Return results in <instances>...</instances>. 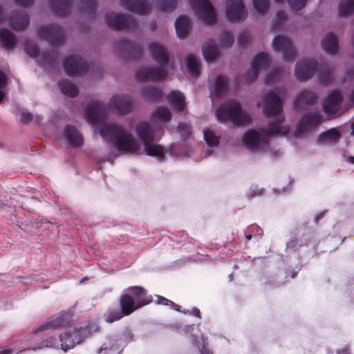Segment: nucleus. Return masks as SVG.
I'll return each mask as SVG.
<instances>
[{
  "instance_id": "obj_1",
  "label": "nucleus",
  "mask_w": 354,
  "mask_h": 354,
  "mask_svg": "<svg viewBox=\"0 0 354 354\" xmlns=\"http://www.w3.org/2000/svg\"><path fill=\"white\" fill-rule=\"evenodd\" d=\"M284 92L282 90L270 91L263 97L262 109L264 113L268 117H273L274 120L270 121L267 130L246 131L243 136V142L245 147L252 151L263 150L268 144L271 136H284L290 131V127L283 124L284 116L282 114V100Z\"/></svg>"
},
{
  "instance_id": "obj_2",
  "label": "nucleus",
  "mask_w": 354,
  "mask_h": 354,
  "mask_svg": "<svg viewBox=\"0 0 354 354\" xmlns=\"http://www.w3.org/2000/svg\"><path fill=\"white\" fill-rule=\"evenodd\" d=\"M107 109L104 104L95 102L85 111L86 120L98 131L101 137L114 145L118 151L125 153H140L141 144L130 130L117 124L104 122Z\"/></svg>"
},
{
  "instance_id": "obj_3",
  "label": "nucleus",
  "mask_w": 354,
  "mask_h": 354,
  "mask_svg": "<svg viewBox=\"0 0 354 354\" xmlns=\"http://www.w3.org/2000/svg\"><path fill=\"white\" fill-rule=\"evenodd\" d=\"M136 131L143 143V151L148 156L156 157L158 160H162L165 157V151L154 141L153 133L150 124L146 122H138L136 127Z\"/></svg>"
},
{
  "instance_id": "obj_4",
  "label": "nucleus",
  "mask_w": 354,
  "mask_h": 354,
  "mask_svg": "<svg viewBox=\"0 0 354 354\" xmlns=\"http://www.w3.org/2000/svg\"><path fill=\"white\" fill-rule=\"evenodd\" d=\"M216 118L219 122L231 120L236 124H243L249 122L250 116L241 109L240 104L234 100L227 101L221 105L216 111Z\"/></svg>"
},
{
  "instance_id": "obj_5",
  "label": "nucleus",
  "mask_w": 354,
  "mask_h": 354,
  "mask_svg": "<svg viewBox=\"0 0 354 354\" xmlns=\"http://www.w3.org/2000/svg\"><path fill=\"white\" fill-rule=\"evenodd\" d=\"M190 6L197 15L207 24L212 25L216 21V14L208 0H189Z\"/></svg>"
},
{
  "instance_id": "obj_6",
  "label": "nucleus",
  "mask_w": 354,
  "mask_h": 354,
  "mask_svg": "<svg viewBox=\"0 0 354 354\" xmlns=\"http://www.w3.org/2000/svg\"><path fill=\"white\" fill-rule=\"evenodd\" d=\"M88 335V329L86 328H74L73 331H66L59 335L62 349L64 351L73 348L76 344L82 342Z\"/></svg>"
},
{
  "instance_id": "obj_7",
  "label": "nucleus",
  "mask_w": 354,
  "mask_h": 354,
  "mask_svg": "<svg viewBox=\"0 0 354 354\" xmlns=\"http://www.w3.org/2000/svg\"><path fill=\"white\" fill-rule=\"evenodd\" d=\"M272 47L275 52L281 53L286 62H292L296 56V50L291 41L283 35L276 36L272 41Z\"/></svg>"
},
{
  "instance_id": "obj_8",
  "label": "nucleus",
  "mask_w": 354,
  "mask_h": 354,
  "mask_svg": "<svg viewBox=\"0 0 354 354\" xmlns=\"http://www.w3.org/2000/svg\"><path fill=\"white\" fill-rule=\"evenodd\" d=\"M322 122V119L319 113H308L298 123L295 134L297 137H303L314 130Z\"/></svg>"
},
{
  "instance_id": "obj_9",
  "label": "nucleus",
  "mask_w": 354,
  "mask_h": 354,
  "mask_svg": "<svg viewBox=\"0 0 354 354\" xmlns=\"http://www.w3.org/2000/svg\"><path fill=\"white\" fill-rule=\"evenodd\" d=\"M225 16L228 21L239 22L248 16V10L242 0H227Z\"/></svg>"
},
{
  "instance_id": "obj_10",
  "label": "nucleus",
  "mask_w": 354,
  "mask_h": 354,
  "mask_svg": "<svg viewBox=\"0 0 354 354\" xmlns=\"http://www.w3.org/2000/svg\"><path fill=\"white\" fill-rule=\"evenodd\" d=\"M109 107L118 114L126 115L132 109V101L127 95L115 94L110 98Z\"/></svg>"
},
{
  "instance_id": "obj_11",
  "label": "nucleus",
  "mask_w": 354,
  "mask_h": 354,
  "mask_svg": "<svg viewBox=\"0 0 354 354\" xmlns=\"http://www.w3.org/2000/svg\"><path fill=\"white\" fill-rule=\"evenodd\" d=\"M37 35L53 44H59L64 39L63 30L58 26H44L39 28Z\"/></svg>"
},
{
  "instance_id": "obj_12",
  "label": "nucleus",
  "mask_w": 354,
  "mask_h": 354,
  "mask_svg": "<svg viewBox=\"0 0 354 354\" xmlns=\"http://www.w3.org/2000/svg\"><path fill=\"white\" fill-rule=\"evenodd\" d=\"M270 63L269 56L264 53L258 54L251 62V68L245 75V80L253 82L257 77L259 71L265 68Z\"/></svg>"
},
{
  "instance_id": "obj_13",
  "label": "nucleus",
  "mask_w": 354,
  "mask_h": 354,
  "mask_svg": "<svg viewBox=\"0 0 354 354\" xmlns=\"http://www.w3.org/2000/svg\"><path fill=\"white\" fill-rule=\"evenodd\" d=\"M317 68V62L315 59H303L298 62L295 66V76L299 80L310 78Z\"/></svg>"
},
{
  "instance_id": "obj_14",
  "label": "nucleus",
  "mask_w": 354,
  "mask_h": 354,
  "mask_svg": "<svg viewBox=\"0 0 354 354\" xmlns=\"http://www.w3.org/2000/svg\"><path fill=\"white\" fill-rule=\"evenodd\" d=\"M106 21L109 26L115 30L131 28L135 26V21L133 19L115 12L108 14Z\"/></svg>"
},
{
  "instance_id": "obj_15",
  "label": "nucleus",
  "mask_w": 354,
  "mask_h": 354,
  "mask_svg": "<svg viewBox=\"0 0 354 354\" xmlns=\"http://www.w3.org/2000/svg\"><path fill=\"white\" fill-rule=\"evenodd\" d=\"M167 73L163 69L144 67L138 71L136 78L139 82L146 80H160L164 79Z\"/></svg>"
},
{
  "instance_id": "obj_16",
  "label": "nucleus",
  "mask_w": 354,
  "mask_h": 354,
  "mask_svg": "<svg viewBox=\"0 0 354 354\" xmlns=\"http://www.w3.org/2000/svg\"><path fill=\"white\" fill-rule=\"evenodd\" d=\"M64 67L67 74L79 75L86 71V64L81 57L72 55L65 59Z\"/></svg>"
},
{
  "instance_id": "obj_17",
  "label": "nucleus",
  "mask_w": 354,
  "mask_h": 354,
  "mask_svg": "<svg viewBox=\"0 0 354 354\" xmlns=\"http://www.w3.org/2000/svg\"><path fill=\"white\" fill-rule=\"evenodd\" d=\"M65 141L74 147H81L83 144V137L75 127L67 125L62 131Z\"/></svg>"
},
{
  "instance_id": "obj_18",
  "label": "nucleus",
  "mask_w": 354,
  "mask_h": 354,
  "mask_svg": "<svg viewBox=\"0 0 354 354\" xmlns=\"http://www.w3.org/2000/svg\"><path fill=\"white\" fill-rule=\"evenodd\" d=\"M8 25L15 30H23L29 24V17L24 11L12 12L7 19Z\"/></svg>"
},
{
  "instance_id": "obj_19",
  "label": "nucleus",
  "mask_w": 354,
  "mask_h": 354,
  "mask_svg": "<svg viewBox=\"0 0 354 354\" xmlns=\"http://www.w3.org/2000/svg\"><path fill=\"white\" fill-rule=\"evenodd\" d=\"M149 50L153 58L162 66H165L169 61V55L165 48L158 42H152Z\"/></svg>"
},
{
  "instance_id": "obj_20",
  "label": "nucleus",
  "mask_w": 354,
  "mask_h": 354,
  "mask_svg": "<svg viewBox=\"0 0 354 354\" xmlns=\"http://www.w3.org/2000/svg\"><path fill=\"white\" fill-rule=\"evenodd\" d=\"M342 102V95L339 91H333L326 97L323 105L324 111L328 114H335L339 109Z\"/></svg>"
},
{
  "instance_id": "obj_21",
  "label": "nucleus",
  "mask_w": 354,
  "mask_h": 354,
  "mask_svg": "<svg viewBox=\"0 0 354 354\" xmlns=\"http://www.w3.org/2000/svg\"><path fill=\"white\" fill-rule=\"evenodd\" d=\"M342 134L341 127L332 128L321 133L317 141L321 145H333L339 141Z\"/></svg>"
},
{
  "instance_id": "obj_22",
  "label": "nucleus",
  "mask_w": 354,
  "mask_h": 354,
  "mask_svg": "<svg viewBox=\"0 0 354 354\" xmlns=\"http://www.w3.org/2000/svg\"><path fill=\"white\" fill-rule=\"evenodd\" d=\"M122 4L132 12L145 14L149 10V6L144 0H122Z\"/></svg>"
},
{
  "instance_id": "obj_23",
  "label": "nucleus",
  "mask_w": 354,
  "mask_h": 354,
  "mask_svg": "<svg viewBox=\"0 0 354 354\" xmlns=\"http://www.w3.org/2000/svg\"><path fill=\"white\" fill-rule=\"evenodd\" d=\"M322 45L324 51L330 55L335 54L338 50V41L335 35L327 33L322 40Z\"/></svg>"
},
{
  "instance_id": "obj_24",
  "label": "nucleus",
  "mask_w": 354,
  "mask_h": 354,
  "mask_svg": "<svg viewBox=\"0 0 354 354\" xmlns=\"http://www.w3.org/2000/svg\"><path fill=\"white\" fill-rule=\"evenodd\" d=\"M121 312L124 316L131 314L140 306L136 303L133 298L129 295H123L120 299Z\"/></svg>"
},
{
  "instance_id": "obj_25",
  "label": "nucleus",
  "mask_w": 354,
  "mask_h": 354,
  "mask_svg": "<svg viewBox=\"0 0 354 354\" xmlns=\"http://www.w3.org/2000/svg\"><path fill=\"white\" fill-rule=\"evenodd\" d=\"M171 118L169 109L165 106H159L153 112L151 120L153 122L164 124L169 122Z\"/></svg>"
},
{
  "instance_id": "obj_26",
  "label": "nucleus",
  "mask_w": 354,
  "mask_h": 354,
  "mask_svg": "<svg viewBox=\"0 0 354 354\" xmlns=\"http://www.w3.org/2000/svg\"><path fill=\"white\" fill-rule=\"evenodd\" d=\"M176 30L179 38L183 39L187 35L190 28V21L185 16L179 17L175 23Z\"/></svg>"
},
{
  "instance_id": "obj_27",
  "label": "nucleus",
  "mask_w": 354,
  "mask_h": 354,
  "mask_svg": "<svg viewBox=\"0 0 354 354\" xmlns=\"http://www.w3.org/2000/svg\"><path fill=\"white\" fill-rule=\"evenodd\" d=\"M167 100L176 111H182L186 104L183 94L178 91H171L167 95Z\"/></svg>"
},
{
  "instance_id": "obj_28",
  "label": "nucleus",
  "mask_w": 354,
  "mask_h": 354,
  "mask_svg": "<svg viewBox=\"0 0 354 354\" xmlns=\"http://www.w3.org/2000/svg\"><path fill=\"white\" fill-rule=\"evenodd\" d=\"M65 320L62 317H57L46 322L44 325L35 330V333H42L44 335L48 334V331L55 330L63 325Z\"/></svg>"
},
{
  "instance_id": "obj_29",
  "label": "nucleus",
  "mask_w": 354,
  "mask_h": 354,
  "mask_svg": "<svg viewBox=\"0 0 354 354\" xmlns=\"http://www.w3.org/2000/svg\"><path fill=\"white\" fill-rule=\"evenodd\" d=\"M129 292L134 297L135 302L138 303L140 307L149 304L151 300V297L147 296L145 290L140 287L130 288Z\"/></svg>"
},
{
  "instance_id": "obj_30",
  "label": "nucleus",
  "mask_w": 354,
  "mask_h": 354,
  "mask_svg": "<svg viewBox=\"0 0 354 354\" xmlns=\"http://www.w3.org/2000/svg\"><path fill=\"white\" fill-rule=\"evenodd\" d=\"M50 4L55 12L64 16L71 8V0H49Z\"/></svg>"
},
{
  "instance_id": "obj_31",
  "label": "nucleus",
  "mask_w": 354,
  "mask_h": 354,
  "mask_svg": "<svg viewBox=\"0 0 354 354\" xmlns=\"http://www.w3.org/2000/svg\"><path fill=\"white\" fill-rule=\"evenodd\" d=\"M228 88L227 80L223 75H218L214 85V88L212 91V95L219 96L223 94Z\"/></svg>"
},
{
  "instance_id": "obj_32",
  "label": "nucleus",
  "mask_w": 354,
  "mask_h": 354,
  "mask_svg": "<svg viewBox=\"0 0 354 354\" xmlns=\"http://www.w3.org/2000/svg\"><path fill=\"white\" fill-rule=\"evenodd\" d=\"M185 60L187 70L191 75L197 77L200 73V65L197 57L193 55H188Z\"/></svg>"
},
{
  "instance_id": "obj_33",
  "label": "nucleus",
  "mask_w": 354,
  "mask_h": 354,
  "mask_svg": "<svg viewBox=\"0 0 354 354\" xmlns=\"http://www.w3.org/2000/svg\"><path fill=\"white\" fill-rule=\"evenodd\" d=\"M203 52L204 57L207 62L213 60L218 55V50L216 44L212 41H209L205 44Z\"/></svg>"
},
{
  "instance_id": "obj_34",
  "label": "nucleus",
  "mask_w": 354,
  "mask_h": 354,
  "mask_svg": "<svg viewBox=\"0 0 354 354\" xmlns=\"http://www.w3.org/2000/svg\"><path fill=\"white\" fill-rule=\"evenodd\" d=\"M58 85L60 91L66 95L74 97L78 93L77 88L69 81L61 80L59 82Z\"/></svg>"
},
{
  "instance_id": "obj_35",
  "label": "nucleus",
  "mask_w": 354,
  "mask_h": 354,
  "mask_svg": "<svg viewBox=\"0 0 354 354\" xmlns=\"http://www.w3.org/2000/svg\"><path fill=\"white\" fill-rule=\"evenodd\" d=\"M316 99L315 93L310 91H303L300 92L295 100V105L298 106L303 104H309Z\"/></svg>"
},
{
  "instance_id": "obj_36",
  "label": "nucleus",
  "mask_w": 354,
  "mask_h": 354,
  "mask_svg": "<svg viewBox=\"0 0 354 354\" xmlns=\"http://www.w3.org/2000/svg\"><path fill=\"white\" fill-rule=\"evenodd\" d=\"M354 12V0H340L338 14L341 17H346Z\"/></svg>"
},
{
  "instance_id": "obj_37",
  "label": "nucleus",
  "mask_w": 354,
  "mask_h": 354,
  "mask_svg": "<svg viewBox=\"0 0 354 354\" xmlns=\"http://www.w3.org/2000/svg\"><path fill=\"white\" fill-rule=\"evenodd\" d=\"M0 41L5 48L8 49L15 44L16 39L8 30L1 29L0 30Z\"/></svg>"
},
{
  "instance_id": "obj_38",
  "label": "nucleus",
  "mask_w": 354,
  "mask_h": 354,
  "mask_svg": "<svg viewBox=\"0 0 354 354\" xmlns=\"http://www.w3.org/2000/svg\"><path fill=\"white\" fill-rule=\"evenodd\" d=\"M256 12L259 15L266 14L270 7V0H252Z\"/></svg>"
},
{
  "instance_id": "obj_39",
  "label": "nucleus",
  "mask_w": 354,
  "mask_h": 354,
  "mask_svg": "<svg viewBox=\"0 0 354 354\" xmlns=\"http://www.w3.org/2000/svg\"><path fill=\"white\" fill-rule=\"evenodd\" d=\"M143 97L147 100H156L162 96V93L160 90L153 88H145L142 91Z\"/></svg>"
},
{
  "instance_id": "obj_40",
  "label": "nucleus",
  "mask_w": 354,
  "mask_h": 354,
  "mask_svg": "<svg viewBox=\"0 0 354 354\" xmlns=\"http://www.w3.org/2000/svg\"><path fill=\"white\" fill-rule=\"evenodd\" d=\"M234 36L230 32L224 31L220 36V46L222 48H227L231 47L234 44Z\"/></svg>"
},
{
  "instance_id": "obj_41",
  "label": "nucleus",
  "mask_w": 354,
  "mask_h": 354,
  "mask_svg": "<svg viewBox=\"0 0 354 354\" xmlns=\"http://www.w3.org/2000/svg\"><path fill=\"white\" fill-rule=\"evenodd\" d=\"M204 138L209 146L213 147L217 145L218 137L215 136L212 131L209 129L204 130Z\"/></svg>"
},
{
  "instance_id": "obj_42",
  "label": "nucleus",
  "mask_w": 354,
  "mask_h": 354,
  "mask_svg": "<svg viewBox=\"0 0 354 354\" xmlns=\"http://www.w3.org/2000/svg\"><path fill=\"white\" fill-rule=\"evenodd\" d=\"M123 313L119 310H112L105 315V321L109 323H112L114 321L118 320L122 318Z\"/></svg>"
},
{
  "instance_id": "obj_43",
  "label": "nucleus",
  "mask_w": 354,
  "mask_h": 354,
  "mask_svg": "<svg viewBox=\"0 0 354 354\" xmlns=\"http://www.w3.org/2000/svg\"><path fill=\"white\" fill-rule=\"evenodd\" d=\"M286 15L284 12L280 11L276 14L275 19L273 21L272 27L277 29L286 20Z\"/></svg>"
},
{
  "instance_id": "obj_44",
  "label": "nucleus",
  "mask_w": 354,
  "mask_h": 354,
  "mask_svg": "<svg viewBox=\"0 0 354 354\" xmlns=\"http://www.w3.org/2000/svg\"><path fill=\"white\" fill-rule=\"evenodd\" d=\"M307 0H288V3L292 9L299 10L306 4Z\"/></svg>"
},
{
  "instance_id": "obj_45",
  "label": "nucleus",
  "mask_w": 354,
  "mask_h": 354,
  "mask_svg": "<svg viewBox=\"0 0 354 354\" xmlns=\"http://www.w3.org/2000/svg\"><path fill=\"white\" fill-rule=\"evenodd\" d=\"M161 6V10L165 12L173 10L176 5V0H163Z\"/></svg>"
},
{
  "instance_id": "obj_46",
  "label": "nucleus",
  "mask_w": 354,
  "mask_h": 354,
  "mask_svg": "<svg viewBox=\"0 0 354 354\" xmlns=\"http://www.w3.org/2000/svg\"><path fill=\"white\" fill-rule=\"evenodd\" d=\"M332 73L330 71L327 70L321 69L319 73V79L321 82L326 83L332 80Z\"/></svg>"
},
{
  "instance_id": "obj_47",
  "label": "nucleus",
  "mask_w": 354,
  "mask_h": 354,
  "mask_svg": "<svg viewBox=\"0 0 354 354\" xmlns=\"http://www.w3.org/2000/svg\"><path fill=\"white\" fill-rule=\"evenodd\" d=\"M26 52L31 57H37L38 49L34 43L27 42L25 46Z\"/></svg>"
},
{
  "instance_id": "obj_48",
  "label": "nucleus",
  "mask_w": 354,
  "mask_h": 354,
  "mask_svg": "<svg viewBox=\"0 0 354 354\" xmlns=\"http://www.w3.org/2000/svg\"><path fill=\"white\" fill-rule=\"evenodd\" d=\"M6 75L0 71V102L2 101L6 94Z\"/></svg>"
},
{
  "instance_id": "obj_49",
  "label": "nucleus",
  "mask_w": 354,
  "mask_h": 354,
  "mask_svg": "<svg viewBox=\"0 0 354 354\" xmlns=\"http://www.w3.org/2000/svg\"><path fill=\"white\" fill-rule=\"evenodd\" d=\"M178 131L183 138H186L191 133V128L185 123H180L178 125Z\"/></svg>"
},
{
  "instance_id": "obj_50",
  "label": "nucleus",
  "mask_w": 354,
  "mask_h": 354,
  "mask_svg": "<svg viewBox=\"0 0 354 354\" xmlns=\"http://www.w3.org/2000/svg\"><path fill=\"white\" fill-rule=\"evenodd\" d=\"M238 44L239 45H245L250 40V36L248 32H241L238 37Z\"/></svg>"
},
{
  "instance_id": "obj_51",
  "label": "nucleus",
  "mask_w": 354,
  "mask_h": 354,
  "mask_svg": "<svg viewBox=\"0 0 354 354\" xmlns=\"http://www.w3.org/2000/svg\"><path fill=\"white\" fill-rule=\"evenodd\" d=\"M55 343L56 339L54 337H50L44 340L39 346H37V348H51L55 344Z\"/></svg>"
},
{
  "instance_id": "obj_52",
  "label": "nucleus",
  "mask_w": 354,
  "mask_h": 354,
  "mask_svg": "<svg viewBox=\"0 0 354 354\" xmlns=\"http://www.w3.org/2000/svg\"><path fill=\"white\" fill-rule=\"evenodd\" d=\"M279 73L277 71H274L272 73H269L266 77V81L267 82H272L279 79Z\"/></svg>"
},
{
  "instance_id": "obj_53",
  "label": "nucleus",
  "mask_w": 354,
  "mask_h": 354,
  "mask_svg": "<svg viewBox=\"0 0 354 354\" xmlns=\"http://www.w3.org/2000/svg\"><path fill=\"white\" fill-rule=\"evenodd\" d=\"M21 120L24 123L34 121V116L30 113L22 112L21 114Z\"/></svg>"
},
{
  "instance_id": "obj_54",
  "label": "nucleus",
  "mask_w": 354,
  "mask_h": 354,
  "mask_svg": "<svg viewBox=\"0 0 354 354\" xmlns=\"http://www.w3.org/2000/svg\"><path fill=\"white\" fill-rule=\"evenodd\" d=\"M83 6L86 10H92L95 8V0H84Z\"/></svg>"
},
{
  "instance_id": "obj_55",
  "label": "nucleus",
  "mask_w": 354,
  "mask_h": 354,
  "mask_svg": "<svg viewBox=\"0 0 354 354\" xmlns=\"http://www.w3.org/2000/svg\"><path fill=\"white\" fill-rule=\"evenodd\" d=\"M120 46L122 48H124V50H133V47H134V44L132 42L129 41L123 40V41H122Z\"/></svg>"
},
{
  "instance_id": "obj_56",
  "label": "nucleus",
  "mask_w": 354,
  "mask_h": 354,
  "mask_svg": "<svg viewBox=\"0 0 354 354\" xmlns=\"http://www.w3.org/2000/svg\"><path fill=\"white\" fill-rule=\"evenodd\" d=\"M158 304H164V305H169V304H171V305L176 306V310H179V309L177 308L178 307L177 305H175L172 301L168 300L167 299H166L165 297H158Z\"/></svg>"
},
{
  "instance_id": "obj_57",
  "label": "nucleus",
  "mask_w": 354,
  "mask_h": 354,
  "mask_svg": "<svg viewBox=\"0 0 354 354\" xmlns=\"http://www.w3.org/2000/svg\"><path fill=\"white\" fill-rule=\"evenodd\" d=\"M34 0H15L18 5L23 6H28L33 3Z\"/></svg>"
},
{
  "instance_id": "obj_58",
  "label": "nucleus",
  "mask_w": 354,
  "mask_h": 354,
  "mask_svg": "<svg viewBox=\"0 0 354 354\" xmlns=\"http://www.w3.org/2000/svg\"><path fill=\"white\" fill-rule=\"evenodd\" d=\"M192 314L196 317H200V311L198 308H194L192 310Z\"/></svg>"
},
{
  "instance_id": "obj_59",
  "label": "nucleus",
  "mask_w": 354,
  "mask_h": 354,
  "mask_svg": "<svg viewBox=\"0 0 354 354\" xmlns=\"http://www.w3.org/2000/svg\"><path fill=\"white\" fill-rule=\"evenodd\" d=\"M12 353V350L10 349H4L0 351V354H10Z\"/></svg>"
},
{
  "instance_id": "obj_60",
  "label": "nucleus",
  "mask_w": 354,
  "mask_h": 354,
  "mask_svg": "<svg viewBox=\"0 0 354 354\" xmlns=\"http://www.w3.org/2000/svg\"><path fill=\"white\" fill-rule=\"evenodd\" d=\"M43 59H44V62H51V58H50V57H48V55H44V56H43Z\"/></svg>"
},
{
  "instance_id": "obj_61",
  "label": "nucleus",
  "mask_w": 354,
  "mask_h": 354,
  "mask_svg": "<svg viewBox=\"0 0 354 354\" xmlns=\"http://www.w3.org/2000/svg\"><path fill=\"white\" fill-rule=\"evenodd\" d=\"M350 99H351V102L354 104V89L353 90V91L351 92V95H350Z\"/></svg>"
},
{
  "instance_id": "obj_62",
  "label": "nucleus",
  "mask_w": 354,
  "mask_h": 354,
  "mask_svg": "<svg viewBox=\"0 0 354 354\" xmlns=\"http://www.w3.org/2000/svg\"><path fill=\"white\" fill-rule=\"evenodd\" d=\"M4 19V17H3V13H2V9H1V7L0 6V23L2 22Z\"/></svg>"
},
{
  "instance_id": "obj_63",
  "label": "nucleus",
  "mask_w": 354,
  "mask_h": 354,
  "mask_svg": "<svg viewBox=\"0 0 354 354\" xmlns=\"http://www.w3.org/2000/svg\"><path fill=\"white\" fill-rule=\"evenodd\" d=\"M351 129H352V131H351V134H352L353 136H354V122H353L352 123V124H351Z\"/></svg>"
},
{
  "instance_id": "obj_64",
  "label": "nucleus",
  "mask_w": 354,
  "mask_h": 354,
  "mask_svg": "<svg viewBox=\"0 0 354 354\" xmlns=\"http://www.w3.org/2000/svg\"><path fill=\"white\" fill-rule=\"evenodd\" d=\"M348 161L351 162V163H353L354 164V157H350L348 158Z\"/></svg>"
}]
</instances>
